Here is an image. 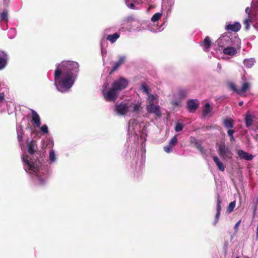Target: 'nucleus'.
<instances>
[{
    "instance_id": "nucleus-1",
    "label": "nucleus",
    "mask_w": 258,
    "mask_h": 258,
    "mask_svg": "<svg viewBox=\"0 0 258 258\" xmlns=\"http://www.w3.org/2000/svg\"><path fill=\"white\" fill-rule=\"evenodd\" d=\"M76 77L74 74L64 72L62 73L61 69H56L54 72V85L57 89L64 92L73 85Z\"/></svg>"
},
{
    "instance_id": "nucleus-2",
    "label": "nucleus",
    "mask_w": 258,
    "mask_h": 258,
    "mask_svg": "<svg viewBox=\"0 0 258 258\" xmlns=\"http://www.w3.org/2000/svg\"><path fill=\"white\" fill-rule=\"evenodd\" d=\"M128 84V81L123 78L114 81L106 92H103L105 100L107 101H115L118 98L119 92L125 89Z\"/></svg>"
},
{
    "instance_id": "nucleus-3",
    "label": "nucleus",
    "mask_w": 258,
    "mask_h": 258,
    "mask_svg": "<svg viewBox=\"0 0 258 258\" xmlns=\"http://www.w3.org/2000/svg\"><path fill=\"white\" fill-rule=\"evenodd\" d=\"M79 64L73 61H63L59 64L56 69H61L62 73L68 72L74 74L77 77L79 71Z\"/></svg>"
},
{
    "instance_id": "nucleus-4",
    "label": "nucleus",
    "mask_w": 258,
    "mask_h": 258,
    "mask_svg": "<svg viewBox=\"0 0 258 258\" xmlns=\"http://www.w3.org/2000/svg\"><path fill=\"white\" fill-rule=\"evenodd\" d=\"M219 155L223 159H231L233 154L230 149L226 147L224 142H221L217 149Z\"/></svg>"
},
{
    "instance_id": "nucleus-5",
    "label": "nucleus",
    "mask_w": 258,
    "mask_h": 258,
    "mask_svg": "<svg viewBox=\"0 0 258 258\" xmlns=\"http://www.w3.org/2000/svg\"><path fill=\"white\" fill-rule=\"evenodd\" d=\"M230 88L240 95H242L250 89V84L247 82L242 83V86L239 89H237L235 85L233 83H230Z\"/></svg>"
},
{
    "instance_id": "nucleus-6",
    "label": "nucleus",
    "mask_w": 258,
    "mask_h": 258,
    "mask_svg": "<svg viewBox=\"0 0 258 258\" xmlns=\"http://www.w3.org/2000/svg\"><path fill=\"white\" fill-rule=\"evenodd\" d=\"M129 109V103L121 102L115 106L114 111L120 115H123L127 113Z\"/></svg>"
},
{
    "instance_id": "nucleus-7",
    "label": "nucleus",
    "mask_w": 258,
    "mask_h": 258,
    "mask_svg": "<svg viewBox=\"0 0 258 258\" xmlns=\"http://www.w3.org/2000/svg\"><path fill=\"white\" fill-rule=\"evenodd\" d=\"M23 161L25 163V165L27 166L26 170H28L29 171H32L34 173H37L38 171V168L37 166L34 165L33 162H30L28 160V156H23Z\"/></svg>"
},
{
    "instance_id": "nucleus-8",
    "label": "nucleus",
    "mask_w": 258,
    "mask_h": 258,
    "mask_svg": "<svg viewBox=\"0 0 258 258\" xmlns=\"http://www.w3.org/2000/svg\"><path fill=\"white\" fill-rule=\"evenodd\" d=\"M147 111L149 113H154L157 116H160L161 113L160 111V107L159 105H154L153 104H148L146 107Z\"/></svg>"
},
{
    "instance_id": "nucleus-9",
    "label": "nucleus",
    "mask_w": 258,
    "mask_h": 258,
    "mask_svg": "<svg viewBox=\"0 0 258 258\" xmlns=\"http://www.w3.org/2000/svg\"><path fill=\"white\" fill-rule=\"evenodd\" d=\"M217 205H216V214L214 222V225H216V224L218 223L220 216V212L221 210V204L222 203V200L220 198V197L219 195H218L217 196Z\"/></svg>"
},
{
    "instance_id": "nucleus-10",
    "label": "nucleus",
    "mask_w": 258,
    "mask_h": 258,
    "mask_svg": "<svg viewBox=\"0 0 258 258\" xmlns=\"http://www.w3.org/2000/svg\"><path fill=\"white\" fill-rule=\"evenodd\" d=\"M188 110L190 112H194L199 106V102L197 99H190L187 103Z\"/></svg>"
},
{
    "instance_id": "nucleus-11",
    "label": "nucleus",
    "mask_w": 258,
    "mask_h": 258,
    "mask_svg": "<svg viewBox=\"0 0 258 258\" xmlns=\"http://www.w3.org/2000/svg\"><path fill=\"white\" fill-rule=\"evenodd\" d=\"M31 122L35 125L39 127L41 125L40 117L38 113L34 110L31 109Z\"/></svg>"
},
{
    "instance_id": "nucleus-12",
    "label": "nucleus",
    "mask_w": 258,
    "mask_h": 258,
    "mask_svg": "<svg viewBox=\"0 0 258 258\" xmlns=\"http://www.w3.org/2000/svg\"><path fill=\"white\" fill-rule=\"evenodd\" d=\"M190 144H194L196 148L202 154H205L206 152L203 147L202 146L201 142L198 140L196 139L195 137H191L189 141Z\"/></svg>"
},
{
    "instance_id": "nucleus-13",
    "label": "nucleus",
    "mask_w": 258,
    "mask_h": 258,
    "mask_svg": "<svg viewBox=\"0 0 258 258\" xmlns=\"http://www.w3.org/2000/svg\"><path fill=\"white\" fill-rule=\"evenodd\" d=\"M28 152L31 154L33 155L36 152L37 149V145L35 140H32L27 144Z\"/></svg>"
},
{
    "instance_id": "nucleus-14",
    "label": "nucleus",
    "mask_w": 258,
    "mask_h": 258,
    "mask_svg": "<svg viewBox=\"0 0 258 258\" xmlns=\"http://www.w3.org/2000/svg\"><path fill=\"white\" fill-rule=\"evenodd\" d=\"M241 24L239 22H236L233 24H228L225 27V30L236 32L241 29Z\"/></svg>"
},
{
    "instance_id": "nucleus-15",
    "label": "nucleus",
    "mask_w": 258,
    "mask_h": 258,
    "mask_svg": "<svg viewBox=\"0 0 258 258\" xmlns=\"http://www.w3.org/2000/svg\"><path fill=\"white\" fill-rule=\"evenodd\" d=\"M8 59L7 54L3 51H0V70L6 66Z\"/></svg>"
},
{
    "instance_id": "nucleus-16",
    "label": "nucleus",
    "mask_w": 258,
    "mask_h": 258,
    "mask_svg": "<svg viewBox=\"0 0 258 258\" xmlns=\"http://www.w3.org/2000/svg\"><path fill=\"white\" fill-rule=\"evenodd\" d=\"M237 154L241 159H243L247 161H250L253 158L252 155L249 154L243 150H238Z\"/></svg>"
},
{
    "instance_id": "nucleus-17",
    "label": "nucleus",
    "mask_w": 258,
    "mask_h": 258,
    "mask_svg": "<svg viewBox=\"0 0 258 258\" xmlns=\"http://www.w3.org/2000/svg\"><path fill=\"white\" fill-rule=\"evenodd\" d=\"M201 44L204 47V50L206 51H208L212 44L210 37L208 36L206 37L203 41L201 43Z\"/></svg>"
},
{
    "instance_id": "nucleus-18",
    "label": "nucleus",
    "mask_w": 258,
    "mask_h": 258,
    "mask_svg": "<svg viewBox=\"0 0 258 258\" xmlns=\"http://www.w3.org/2000/svg\"><path fill=\"white\" fill-rule=\"evenodd\" d=\"M224 54L230 56H234L237 53V50L233 47H227L223 50Z\"/></svg>"
},
{
    "instance_id": "nucleus-19",
    "label": "nucleus",
    "mask_w": 258,
    "mask_h": 258,
    "mask_svg": "<svg viewBox=\"0 0 258 258\" xmlns=\"http://www.w3.org/2000/svg\"><path fill=\"white\" fill-rule=\"evenodd\" d=\"M223 124L225 127L229 128V130L233 128L234 125L233 120L228 117L226 118L224 120Z\"/></svg>"
},
{
    "instance_id": "nucleus-20",
    "label": "nucleus",
    "mask_w": 258,
    "mask_h": 258,
    "mask_svg": "<svg viewBox=\"0 0 258 258\" xmlns=\"http://www.w3.org/2000/svg\"><path fill=\"white\" fill-rule=\"evenodd\" d=\"M253 117L247 113L245 115V122L246 126L247 127H250L253 123Z\"/></svg>"
},
{
    "instance_id": "nucleus-21",
    "label": "nucleus",
    "mask_w": 258,
    "mask_h": 258,
    "mask_svg": "<svg viewBox=\"0 0 258 258\" xmlns=\"http://www.w3.org/2000/svg\"><path fill=\"white\" fill-rule=\"evenodd\" d=\"M213 159L214 162L217 166L218 169L221 171H224L225 170V166H224L223 164L219 160L218 157L217 156H214Z\"/></svg>"
},
{
    "instance_id": "nucleus-22",
    "label": "nucleus",
    "mask_w": 258,
    "mask_h": 258,
    "mask_svg": "<svg viewBox=\"0 0 258 258\" xmlns=\"http://www.w3.org/2000/svg\"><path fill=\"white\" fill-rule=\"evenodd\" d=\"M120 35L117 33H115L113 34L108 35L106 37V40L109 41L111 43L115 42L118 38H119Z\"/></svg>"
},
{
    "instance_id": "nucleus-23",
    "label": "nucleus",
    "mask_w": 258,
    "mask_h": 258,
    "mask_svg": "<svg viewBox=\"0 0 258 258\" xmlns=\"http://www.w3.org/2000/svg\"><path fill=\"white\" fill-rule=\"evenodd\" d=\"M252 22V18L250 16H247L246 18L244 20L243 24L244 26L245 29L248 30L250 27V24Z\"/></svg>"
},
{
    "instance_id": "nucleus-24",
    "label": "nucleus",
    "mask_w": 258,
    "mask_h": 258,
    "mask_svg": "<svg viewBox=\"0 0 258 258\" xmlns=\"http://www.w3.org/2000/svg\"><path fill=\"white\" fill-rule=\"evenodd\" d=\"M129 108H132L131 111L138 113L142 109L140 105L137 104L132 103L129 104Z\"/></svg>"
},
{
    "instance_id": "nucleus-25",
    "label": "nucleus",
    "mask_w": 258,
    "mask_h": 258,
    "mask_svg": "<svg viewBox=\"0 0 258 258\" xmlns=\"http://www.w3.org/2000/svg\"><path fill=\"white\" fill-rule=\"evenodd\" d=\"M254 60L253 58L245 59L244 60L243 63L247 68H250L253 65Z\"/></svg>"
},
{
    "instance_id": "nucleus-26",
    "label": "nucleus",
    "mask_w": 258,
    "mask_h": 258,
    "mask_svg": "<svg viewBox=\"0 0 258 258\" xmlns=\"http://www.w3.org/2000/svg\"><path fill=\"white\" fill-rule=\"evenodd\" d=\"M211 111V109L210 108V104L209 103H206L203 111V114L204 116H207Z\"/></svg>"
},
{
    "instance_id": "nucleus-27",
    "label": "nucleus",
    "mask_w": 258,
    "mask_h": 258,
    "mask_svg": "<svg viewBox=\"0 0 258 258\" xmlns=\"http://www.w3.org/2000/svg\"><path fill=\"white\" fill-rule=\"evenodd\" d=\"M235 205H236L235 201H234L230 203V204H229V205L228 206V207L227 208V212L228 213H230L232 212L234 210L235 207Z\"/></svg>"
},
{
    "instance_id": "nucleus-28",
    "label": "nucleus",
    "mask_w": 258,
    "mask_h": 258,
    "mask_svg": "<svg viewBox=\"0 0 258 258\" xmlns=\"http://www.w3.org/2000/svg\"><path fill=\"white\" fill-rule=\"evenodd\" d=\"M162 14L160 13H157L155 14L151 18V21L153 22H156L160 20L162 17Z\"/></svg>"
},
{
    "instance_id": "nucleus-29",
    "label": "nucleus",
    "mask_w": 258,
    "mask_h": 258,
    "mask_svg": "<svg viewBox=\"0 0 258 258\" xmlns=\"http://www.w3.org/2000/svg\"><path fill=\"white\" fill-rule=\"evenodd\" d=\"M147 96V100L148 101L149 104H153L154 103V101L156 99L155 97L151 94H150Z\"/></svg>"
},
{
    "instance_id": "nucleus-30",
    "label": "nucleus",
    "mask_w": 258,
    "mask_h": 258,
    "mask_svg": "<svg viewBox=\"0 0 258 258\" xmlns=\"http://www.w3.org/2000/svg\"><path fill=\"white\" fill-rule=\"evenodd\" d=\"M188 94V91L186 90L181 89L179 91V96L181 98H184L187 96Z\"/></svg>"
},
{
    "instance_id": "nucleus-31",
    "label": "nucleus",
    "mask_w": 258,
    "mask_h": 258,
    "mask_svg": "<svg viewBox=\"0 0 258 258\" xmlns=\"http://www.w3.org/2000/svg\"><path fill=\"white\" fill-rule=\"evenodd\" d=\"M0 19L1 21L8 20V12L7 11H4L0 15Z\"/></svg>"
},
{
    "instance_id": "nucleus-32",
    "label": "nucleus",
    "mask_w": 258,
    "mask_h": 258,
    "mask_svg": "<svg viewBox=\"0 0 258 258\" xmlns=\"http://www.w3.org/2000/svg\"><path fill=\"white\" fill-rule=\"evenodd\" d=\"M177 142V138L176 136H174L170 141L169 144L173 147L175 146Z\"/></svg>"
},
{
    "instance_id": "nucleus-33",
    "label": "nucleus",
    "mask_w": 258,
    "mask_h": 258,
    "mask_svg": "<svg viewBox=\"0 0 258 258\" xmlns=\"http://www.w3.org/2000/svg\"><path fill=\"white\" fill-rule=\"evenodd\" d=\"M234 133V131L233 129H229L227 131V134H228V136L230 137L231 141H234L235 140V139L233 135Z\"/></svg>"
},
{
    "instance_id": "nucleus-34",
    "label": "nucleus",
    "mask_w": 258,
    "mask_h": 258,
    "mask_svg": "<svg viewBox=\"0 0 258 258\" xmlns=\"http://www.w3.org/2000/svg\"><path fill=\"white\" fill-rule=\"evenodd\" d=\"M142 89L143 90V91L146 93L147 95H148L149 94H150V89L148 87V86H147V85H145V84H143L142 85Z\"/></svg>"
},
{
    "instance_id": "nucleus-35",
    "label": "nucleus",
    "mask_w": 258,
    "mask_h": 258,
    "mask_svg": "<svg viewBox=\"0 0 258 258\" xmlns=\"http://www.w3.org/2000/svg\"><path fill=\"white\" fill-rule=\"evenodd\" d=\"M183 128V125L182 123H177L175 126V131L176 132L181 131Z\"/></svg>"
},
{
    "instance_id": "nucleus-36",
    "label": "nucleus",
    "mask_w": 258,
    "mask_h": 258,
    "mask_svg": "<svg viewBox=\"0 0 258 258\" xmlns=\"http://www.w3.org/2000/svg\"><path fill=\"white\" fill-rule=\"evenodd\" d=\"M173 147L168 144L167 146L164 147V150L166 153H169L172 152Z\"/></svg>"
},
{
    "instance_id": "nucleus-37",
    "label": "nucleus",
    "mask_w": 258,
    "mask_h": 258,
    "mask_svg": "<svg viewBox=\"0 0 258 258\" xmlns=\"http://www.w3.org/2000/svg\"><path fill=\"white\" fill-rule=\"evenodd\" d=\"M49 159L52 162L55 160V154L53 150H51L49 152Z\"/></svg>"
},
{
    "instance_id": "nucleus-38",
    "label": "nucleus",
    "mask_w": 258,
    "mask_h": 258,
    "mask_svg": "<svg viewBox=\"0 0 258 258\" xmlns=\"http://www.w3.org/2000/svg\"><path fill=\"white\" fill-rule=\"evenodd\" d=\"M120 66V64L117 62H116L112 67V69L109 74H112L113 72H115Z\"/></svg>"
},
{
    "instance_id": "nucleus-39",
    "label": "nucleus",
    "mask_w": 258,
    "mask_h": 258,
    "mask_svg": "<svg viewBox=\"0 0 258 258\" xmlns=\"http://www.w3.org/2000/svg\"><path fill=\"white\" fill-rule=\"evenodd\" d=\"M41 131L43 134H47L48 133V127L47 125L43 124L41 127Z\"/></svg>"
},
{
    "instance_id": "nucleus-40",
    "label": "nucleus",
    "mask_w": 258,
    "mask_h": 258,
    "mask_svg": "<svg viewBox=\"0 0 258 258\" xmlns=\"http://www.w3.org/2000/svg\"><path fill=\"white\" fill-rule=\"evenodd\" d=\"M38 183L40 185H43L46 183V180L41 177H38Z\"/></svg>"
},
{
    "instance_id": "nucleus-41",
    "label": "nucleus",
    "mask_w": 258,
    "mask_h": 258,
    "mask_svg": "<svg viewBox=\"0 0 258 258\" xmlns=\"http://www.w3.org/2000/svg\"><path fill=\"white\" fill-rule=\"evenodd\" d=\"M125 61V57L124 56H121L119 58L118 60L117 61L120 66Z\"/></svg>"
},
{
    "instance_id": "nucleus-42",
    "label": "nucleus",
    "mask_w": 258,
    "mask_h": 258,
    "mask_svg": "<svg viewBox=\"0 0 258 258\" xmlns=\"http://www.w3.org/2000/svg\"><path fill=\"white\" fill-rule=\"evenodd\" d=\"M5 100V94L4 93H0V103L2 102Z\"/></svg>"
},
{
    "instance_id": "nucleus-43",
    "label": "nucleus",
    "mask_w": 258,
    "mask_h": 258,
    "mask_svg": "<svg viewBox=\"0 0 258 258\" xmlns=\"http://www.w3.org/2000/svg\"><path fill=\"white\" fill-rule=\"evenodd\" d=\"M137 2V0H125V4L126 5H129L131 3H136Z\"/></svg>"
},
{
    "instance_id": "nucleus-44",
    "label": "nucleus",
    "mask_w": 258,
    "mask_h": 258,
    "mask_svg": "<svg viewBox=\"0 0 258 258\" xmlns=\"http://www.w3.org/2000/svg\"><path fill=\"white\" fill-rule=\"evenodd\" d=\"M241 222V221H238L235 225L234 226V229L236 231L238 229V227H239L240 223Z\"/></svg>"
},
{
    "instance_id": "nucleus-45",
    "label": "nucleus",
    "mask_w": 258,
    "mask_h": 258,
    "mask_svg": "<svg viewBox=\"0 0 258 258\" xmlns=\"http://www.w3.org/2000/svg\"><path fill=\"white\" fill-rule=\"evenodd\" d=\"M134 3H131L129 4V5H127L130 8L132 9H135V6L134 4Z\"/></svg>"
},
{
    "instance_id": "nucleus-46",
    "label": "nucleus",
    "mask_w": 258,
    "mask_h": 258,
    "mask_svg": "<svg viewBox=\"0 0 258 258\" xmlns=\"http://www.w3.org/2000/svg\"><path fill=\"white\" fill-rule=\"evenodd\" d=\"M235 41L237 43V46L240 47V41L239 38L235 37L234 38Z\"/></svg>"
},
{
    "instance_id": "nucleus-47",
    "label": "nucleus",
    "mask_w": 258,
    "mask_h": 258,
    "mask_svg": "<svg viewBox=\"0 0 258 258\" xmlns=\"http://www.w3.org/2000/svg\"><path fill=\"white\" fill-rule=\"evenodd\" d=\"M245 12L246 13V14L247 15V16H249L250 10L248 7L246 8V9L245 10Z\"/></svg>"
},
{
    "instance_id": "nucleus-48",
    "label": "nucleus",
    "mask_w": 258,
    "mask_h": 258,
    "mask_svg": "<svg viewBox=\"0 0 258 258\" xmlns=\"http://www.w3.org/2000/svg\"><path fill=\"white\" fill-rule=\"evenodd\" d=\"M238 104H239V105L240 106H242L243 105V102H240Z\"/></svg>"
},
{
    "instance_id": "nucleus-49",
    "label": "nucleus",
    "mask_w": 258,
    "mask_h": 258,
    "mask_svg": "<svg viewBox=\"0 0 258 258\" xmlns=\"http://www.w3.org/2000/svg\"><path fill=\"white\" fill-rule=\"evenodd\" d=\"M236 258H238V257H237Z\"/></svg>"
}]
</instances>
